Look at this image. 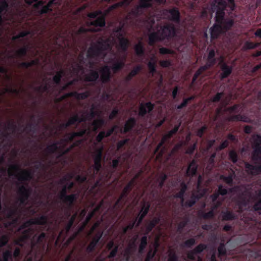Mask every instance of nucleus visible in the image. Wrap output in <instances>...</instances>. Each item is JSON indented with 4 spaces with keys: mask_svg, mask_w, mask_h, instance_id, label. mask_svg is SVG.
<instances>
[{
    "mask_svg": "<svg viewBox=\"0 0 261 261\" xmlns=\"http://www.w3.org/2000/svg\"><path fill=\"white\" fill-rule=\"evenodd\" d=\"M229 159L233 163H236L238 160V155L237 153V152L234 150H230L229 152Z\"/></svg>",
    "mask_w": 261,
    "mask_h": 261,
    "instance_id": "49530a36",
    "label": "nucleus"
},
{
    "mask_svg": "<svg viewBox=\"0 0 261 261\" xmlns=\"http://www.w3.org/2000/svg\"><path fill=\"white\" fill-rule=\"evenodd\" d=\"M199 215L200 217H201L202 218H203L204 219H208L212 218L214 216V210H212L207 213L201 212L199 213Z\"/></svg>",
    "mask_w": 261,
    "mask_h": 261,
    "instance_id": "de8ad7c7",
    "label": "nucleus"
},
{
    "mask_svg": "<svg viewBox=\"0 0 261 261\" xmlns=\"http://www.w3.org/2000/svg\"><path fill=\"white\" fill-rule=\"evenodd\" d=\"M233 175L234 173H231L228 176L222 175L221 176V179L228 185L231 186L233 184Z\"/></svg>",
    "mask_w": 261,
    "mask_h": 261,
    "instance_id": "ea45409f",
    "label": "nucleus"
},
{
    "mask_svg": "<svg viewBox=\"0 0 261 261\" xmlns=\"http://www.w3.org/2000/svg\"><path fill=\"white\" fill-rule=\"evenodd\" d=\"M215 3L216 4L217 9H226L227 6L225 0H215Z\"/></svg>",
    "mask_w": 261,
    "mask_h": 261,
    "instance_id": "603ef678",
    "label": "nucleus"
},
{
    "mask_svg": "<svg viewBox=\"0 0 261 261\" xmlns=\"http://www.w3.org/2000/svg\"><path fill=\"white\" fill-rule=\"evenodd\" d=\"M37 125V124L35 123H29L26 125L24 130L28 133H32V134H34L36 130Z\"/></svg>",
    "mask_w": 261,
    "mask_h": 261,
    "instance_id": "37998d69",
    "label": "nucleus"
},
{
    "mask_svg": "<svg viewBox=\"0 0 261 261\" xmlns=\"http://www.w3.org/2000/svg\"><path fill=\"white\" fill-rule=\"evenodd\" d=\"M96 115V113L94 111V106H92V107L90 109V112L87 114L86 116H83L82 117L85 118L86 119V120L87 119L91 120L92 118H93L94 117H95V116Z\"/></svg>",
    "mask_w": 261,
    "mask_h": 261,
    "instance_id": "6e6d98bb",
    "label": "nucleus"
},
{
    "mask_svg": "<svg viewBox=\"0 0 261 261\" xmlns=\"http://www.w3.org/2000/svg\"><path fill=\"white\" fill-rule=\"evenodd\" d=\"M156 252H157L156 248H155L154 249H149V250L148 251V252L146 254V256L145 259L151 261L154 257V256L156 253Z\"/></svg>",
    "mask_w": 261,
    "mask_h": 261,
    "instance_id": "8fccbe9b",
    "label": "nucleus"
},
{
    "mask_svg": "<svg viewBox=\"0 0 261 261\" xmlns=\"http://www.w3.org/2000/svg\"><path fill=\"white\" fill-rule=\"evenodd\" d=\"M147 67L149 69V72L153 75L156 72V65L154 57L151 58V60L147 63Z\"/></svg>",
    "mask_w": 261,
    "mask_h": 261,
    "instance_id": "7c9ffc66",
    "label": "nucleus"
},
{
    "mask_svg": "<svg viewBox=\"0 0 261 261\" xmlns=\"http://www.w3.org/2000/svg\"><path fill=\"white\" fill-rule=\"evenodd\" d=\"M152 7V4H149V3L146 2L144 0H140L139 2V5H138L139 8H141V9L150 8Z\"/></svg>",
    "mask_w": 261,
    "mask_h": 261,
    "instance_id": "bf43d9fd",
    "label": "nucleus"
},
{
    "mask_svg": "<svg viewBox=\"0 0 261 261\" xmlns=\"http://www.w3.org/2000/svg\"><path fill=\"white\" fill-rule=\"evenodd\" d=\"M8 174L10 177H15L21 183L29 181L32 178V173L30 170H21L17 164H13L10 166Z\"/></svg>",
    "mask_w": 261,
    "mask_h": 261,
    "instance_id": "7ed1b4c3",
    "label": "nucleus"
},
{
    "mask_svg": "<svg viewBox=\"0 0 261 261\" xmlns=\"http://www.w3.org/2000/svg\"><path fill=\"white\" fill-rule=\"evenodd\" d=\"M58 155L57 156V158L59 159L60 158H62V156H64L65 155H66L69 153V150H68L66 148L64 149V146H60V149L58 150Z\"/></svg>",
    "mask_w": 261,
    "mask_h": 261,
    "instance_id": "e2e57ef3",
    "label": "nucleus"
},
{
    "mask_svg": "<svg viewBox=\"0 0 261 261\" xmlns=\"http://www.w3.org/2000/svg\"><path fill=\"white\" fill-rule=\"evenodd\" d=\"M160 218L159 217H154L150 221L146 226L147 233L150 232L153 228L159 223Z\"/></svg>",
    "mask_w": 261,
    "mask_h": 261,
    "instance_id": "473e14b6",
    "label": "nucleus"
},
{
    "mask_svg": "<svg viewBox=\"0 0 261 261\" xmlns=\"http://www.w3.org/2000/svg\"><path fill=\"white\" fill-rule=\"evenodd\" d=\"M28 47L27 46H24L16 51V55L19 57H23L27 54Z\"/></svg>",
    "mask_w": 261,
    "mask_h": 261,
    "instance_id": "3c124183",
    "label": "nucleus"
},
{
    "mask_svg": "<svg viewBox=\"0 0 261 261\" xmlns=\"http://www.w3.org/2000/svg\"><path fill=\"white\" fill-rule=\"evenodd\" d=\"M221 69L222 71V73H221L222 79H226L232 73V67L228 66L226 63L223 61L221 63Z\"/></svg>",
    "mask_w": 261,
    "mask_h": 261,
    "instance_id": "2eb2a0df",
    "label": "nucleus"
},
{
    "mask_svg": "<svg viewBox=\"0 0 261 261\" xmlns=\"http://www.w3.org/2000/svg\"><path fill=\"white\" fill-rule=\"evenodd\" d=\"M219 256H223L226 255V249L225 247V241L223 239H221V242L218 248Z\"/></svg>",
    "mask_w": 261,
    "mask_h": 261,
    "instance_id": "c9c22d12",
    "label": "nucleus"
},
{
    "mask_svg": "<svg viewBox=\"0 0 261 261\" xmlns=\"http://www.w3.org/2000/svg\"><path fill=\"white\" fill-rule=\"evenodd\" d=\"M120 49L123 52L127 51L129 45V41L126 38L121 37L119 38Z\"/></svg>",
    "mask_w": 261,
    "mask_h": 261,
    "instance_id": "a878e982",
    "label": "nucleus"
},
{
    "mask_svg": "<svg viewBox=\"0 0 261 261\" xmlns=\"http://www.w3.org/2000/svg\"><path fill=\"white\" fill-rule=\"evenodd\" d=\"M52 11L53 9H49L46 5H43L40 9L38 11V13L39 15H42Z\"/></svg>",
    "mask_w": 261,
    "mask_h": 261,
    "instance_id": "774afa93",
    "label": "nucleus"
},
{
    "mask_svg": "<svg viewBox=\"0 0 261 261\" xmlns=\"http://www.w3.org/2000/svg\"><path fill=\"white\" fill-rule=\"evenodd\" d=\"M61 143L60 141H56L51 145L47 146L45 151L49 154H53L58 152L60 149L59 145Z\"/></svg>",
    "mask_w": 261,
    "mask_h": 261,
    "instance_id": "aec40b11",
    "label": "nucleus"
},
{
    "mask_svg": "<svg viewBox=\"0 0 261 261\" xmlns=\"http://www.w3.org/2000/svg\"><path fill=\"white\" fill-rule=\"evenodd\" d=\"M141 69L142 67L140 65H139L135 66L125 77V80L126 82H130L132 80L133 77L138 74V73L141 70Z\"/></svg>",
    "mask_w": 261,
    "mask_h": 261,
    "instance_id": "bb28decb",
    "label": "nucleus"
},
{
    "mask_svg": "<svg viewBox=\"0 0 261 261\" xmlns=\"http://www.w3.org/2000/svg\"><path fill=\"white\" fill-rule=\"evenodd\" d=\"M180 126V123L175 125V126L172 130L168 132V133L167 134H166L167 136V138L171 139L172 137V136L178 131Z\"/></svg>",
    "mask_w": 261,
    "mask_h": 261,
    "instance_id": "5fc2aeb1",
    "label": "nucleus"
},
{
    "mask_svg": "<svg viewBox=\"0 0 261 261\" xmlns=\"http://www.w3.org/2000/svg\"><path fill=\"white\" fill-rule=\"evenodd\" d=\"M136 221L137 220L135 219L133 221L129 223L128 225L123 228V234H125L128 230L133 229L135 226L136 227Z\"/></svg>",
    "mask_w": 261,
    "mask_h": 261,
    "instance_id": "4d7b16f0",
    "label": "nucleus"
},
{
    "mask_svg": "<svg viewBox=\"0 0 261 261\" xmlns=\"http://www.w3.org/2000/svg\"><path fill=\"white\" fill-rule=\"evenodd\" d=\"M196 243V240L194 238H190L186 241H185L183 243V247L186 248H190L193 246H194Z\"/></svg>",
    "mask_w": 261,
    "mask_h": 261,
    "instance_id": "864d4df0",
    "label": "nucleus"
},
{
    "mask_svg": "<svg viewBox=\"0 0 261 261\" xmlns=\"http://www.w3.org/2000/svg\"><path fill=\"white\" fill-rule=\"evenodd\" d=\"M197 166L195 160H193L189 164L187 169L186 174L188 176H192L197 172Z\"/></svg>",
    "mask_w": 261,
    "mask_h": 261,
    "instance_id": "f3484780",
    "label": "nucleus"
},
{
    "mask_svg": "<svg viewBox=\"0 0 261 261\" xmlns=\"http://www.w3.org/2000/svg\"><path fill=\"white\" fill-rule=\"evenodd\" d=\"M125 59V57L124 58V60H117L113 63L111 67V69L114 73H116L120 71L124 67Z\"/></svg>",
    "mask_w": 261,
    "mask_h": 261,
    "instance_id": "412c9836",
    "label": "nucleus"
},
{
    "mask_svg": "<svg viewBox=\"0 0 261 261\" xmlns=\"http://www.w3.org/2000/svg\"><path fill=\"white\" fill-rule=\"evenodd\" d=\"M135 185L133 184V181H129L124 188L120 197L116 201L114 207L121 208L125 204V199L127 197L129 192L132 191Z\"/></svg>",
    "mask_w": 261,
    "mask_h": 261,
    "instance_id": "39448f33",
    "label": "nucleus"
},
{
    "mask_svg": "<svg viewBox=\"0 0 261 261\" xmlns=\"http://www.w3.org/2000/svg\"><path fill=\"white\" fill-rule=\"evenodd\" d=\"M207 247L206 244L200 243L193 249V252H194L196 255L200 254L203 250L207 248Z\"/></svg>",
    "mask_w": 261,
    "mask_h": 261,
    "instance_id": "79ce46f5",
    "label": "nucleus"
},
{
    "mask_svg": "<svg viewBox=\"0 0 261 261\" xmlns=\"http://www.w3.org/2000/svg\"><path fill=\"white\" fill-rule=\"evenodd\" d=\"M99 77L98 72L96 70H91L90 73L85 76L86 82H95Z\"/></svg>",
    "mask_w": 261,
    "mask_h": 261,
    "instance_id": "c756f323",
    "label": "nucleus"
},
{
    "mask_svg": "<svg viewBox=\"0 0 261 261\" xmlns=\"http://www.w3.org/2000/svg\"><path fill=\"white\" fill-rule=\"evenodd\" d=\"M211 38L212 40L217 39L220 35L225 33L222 28L221 22H215L210 28Z\"/></svg>",
    "mask_w": 261,
    "mask_h": 261,
    "instance_id": "0eeeda50",
    "label": "nucleus"
},
{
    "mask_svg": "<svg viewBox=\"0 0 261 261\" xmlns=\"http://www.w3.org/2000/svg\"><path fill=\"white\" fill-rule=\"evenodd\" d=\"M32 225H34L33 219H31L22 223L19 228V230H23L30 228L29 227Z\"/></svg>",
    "mask_w": 261,
    "mask_h": 261,
    "instance_id": "09e8293b",
    "label": "nucleus"
},
{
    "mask_svg": "<svg viewBox=\"0 0 261 261\" xmlns=\"http://www.w3.org/2000/svg\"><path fill=\"white\" fill-rule=\"evenodd\" d=\"M91 25L95 27H104L106 25L105 16L101 15L91 22Z\"/></svg>",
    "mask_w": 261,
    "mask_h": 261,
    "instance_id": "393cba45",
    "label": "nucleus"
},
{
    "mask_svg": "<svg viewBox=\"0 0 261 261\" xmlns=\"http://www.w3.org/2000/svg\"><path fill=\"white\" fill-rule=\"evenodd\" d=\"M100 71L101 73L100 76L101 82L103 84L109 82L112 78L110 67L106 65L101 68Z\"/></svg>",
    "mask_w": 261,
    "mask_h": 261,
    "instance_id": "9d476101",
    "label": "nucleus"
},
{
    "mask_svg": "<svg viewBox=\"0 0 261 261\" xmlns=\"http://www.w3.org/2000/svg\"><path fill=\"white\" fill-rule=\"evenodd\" d=\"M90 92L86 91L82 93H78L76 95V99L78 100H84L90 96Z\"/></svg>",
    "mask_w": 261,
    "mask_h": 261,
    "instance_id": "052dcab7",
    "label": "nucleus"
},
{
    "mask_svg": "<svg viewBox=\"0 0 261 261\" xmlns=\"http://www.w3.org/2000/svg\"><path fill=\"white\" fill-rule=\"evenodd\" d=\"M251 143L253 149L251 153V159L255 162L261 163V135H252Z\"/></svg>",
    "mask_w": 261,
    "mask_h": 261,
    "instance_id": "20e7f679",
    "label": "nucleus"
},
{
    "mask_svg": "<svg viewBox=\"0 0 261 261\" xmlns=\"http://www.w3.org/2000/svg\"><path fill=\"white\" fill-rule=\"evenodd\" d=\"M29 237H26L24 235L22 234L19 238L18 240L16 241V244L21 247L23 246V244L25 243L27 241L30 239Z\"/></svg>",
    "mask_w": 261,
    "mask_h": 261,
    "instance_id": "680f3d73",
    "label": "nucleus"
},
{
    "mask_svg": "<svg viewBox=\"0 0 261 261\" xmlns=\"http://www.w3.org/2000/svg\"><path fill=\"white\" fill-rule=\"evenodd\" d=\"M245 167L249 174L256 175L261 173V165H253L246 162L245 163Z\"/></svg>",
    "mask_w": 261,
    "mask_h": 261,
    "instance_id": "1a4fd4ad",
    "label": "nucleus"
},
{
    "mask_svg": "<svg viewBox=\"0 0 261 261\" xmlns=\"http://www.w3.org/2000/svg\"><path fill=\"white\" fill-rule=\"evenodd\" d=\"M216 51L215 49H211L208 53L207 56V62L211 65H215L216 63V59L215 58Z\"/></svg>",
    "mask_w": 261,
    "mask_h": 261,
    "instance_id": "58836bf2",
    "label": "nucleus"
},
{
    "mask_svg": "<svg viewBox=\"0 0 261 261\" xmlns=\"http://www.w3.org/2000/svg\"><path fill=\"white\" fill-rule=\"evenodd\" d=\"M46 238V234L45 232H41L39 236L34 235L31 240V247L32 249L42 245Z\"/></svg>",
    "mask_w": 261,
    "mask_h": 261,
    "instance_id": "6e6552de",
    "label": "nucleus"
},
{
    "mask_svg": "<svg viewBox=\"0 0 261 261\" xmlns=\"http://www.w3.org/2000/svg\"><path fill=\"white\" fill-rule=\"evenodd\" d=\"M33 219L34 225H45L47 224V217L45 215H41L39 217Z\"/></svg>",
    "mask_w": 261,
    "mask_h": 261,
    "instance_id": "f704fd0d",
    "label": "nucleus"
},
{
    "mask_svg": "<svg viewBox=\"0 0 261 261\" xmlns=\"http://www.w3.org/2000/svg\"><path fill=\"white\" fill-rule=\"evenodd\" d=\"M166 11L170 14V20L176 23L180 22V13L177 8L174 7L172 9H167Z\"/></svg>",
    "mask_w": 261,
    "mask_h": 261,
    "instance_id": "9b49d317",
    "label": "nucleus"
},
{
    "mask_svg": "<svg viewBox=\"0 0 261 261\" xmlns=\"http://www.w3.org/2000/svg\"><path fill=\"white\" fill-rule=\"evenodd\" d=\"M169 139H170L167 138V136L166 135L164 136L162 138L161 142L157 145L155 150V153L159 152V155L160 156H162L166 149L164 144Z\"/></svg>",
    "mask_w": 261,
    "mask_h": 261,
    "instance_id": "4468645a",
    "label": "nucleus"
},
{
    "mask_svg": "<svg viewBox=\"0 0 261 261\" xmlns=\"http://www.w3.org/2000/svg\"><path fill=\"white\" fill-rule=\"evenodd\" d=\"M76 217L77 213H75L74 214L72 215L70 218L69 219V221L68 222L65 228L66 234H67L70 231V229L73 226L74 221L76 218Z\"/></svg>",
    "mask_w": 261,
    "mask_h": 261,
    "instance_id": "e433bc0d",
    "label": "nucleus"
},
{
    "mask_svg": "<svg viewBox=\"0 0 261 261\" xmlns=\"http://www.w3.org/2000/svg\"><path fill=\"white\" fill-rule=\"evenodd\" d=\"M134 49L136 54L138 57H143L144 55L145 49L143 44L141 41H139L135 45Z\"/></svg>",
    "mask_w": 261,
    "mask_h": 261,
    "instance_id": "c85d7f7f",
    "label": "nucleus"
},
{
    "mask_svg": "<svg viewBox=\"0 0 261 261\" xmlns=\"http://www.w3.org/2000/svg\"><path fill=\"white\" fill-rule=\"evenodd\" d=\"M111 49L112 46L107 40L98 41L96 44L89 48L87 56L90 59L95 57L103 58L106 56V51Z\"/></svg>",
    "mask_w": 261,
    "mask_h": 261,
    "instance_id": "f03ea898",
    "label": "nucleus"
},
{
    "mask_svg": "<svg viewBox=\"0 0 261 261\" xmlns=\"http://www.w3.org/2000/svg\"><path fill=\"white\" fill-rule=\"evenodd\" d=\"M9 241V237L7 235L4 234L0 237V248L6 246Z\"/></svg>",
    "mask_w": 261,
    "mask_h": 261,
    "instance_id": "338daca9",
    "label": "nucleus"
},
{
    "mask_svg": "<svg viewBox=\"0 0 261 261\" xmlns=\"http://www.w3.org/2000/svg\"><path fill=\"white\" fill-rule=\"evenodd\" d=\"M146 216V212H145V213H139L138 218H136L135 219L137 220L136 223V227H138L141 224L143 219L144 218V217Z\"/></svg>",
    "mask_w": 261,
    "mask_h": 261,
    "instance_id": "0e129e2a",
    "label": "nucleus"
},
{
    "mask_svg": "<svg viewBox=\"0 0 261 261\" xmlns=\"http://www.w3.org/2000/svg\"><path fill=\"white\" fill-rule=\"evenodd\" d=\"M12 259V252L10 250H7L3 254V258L1 261H9Z\"/></svg>",
    "mask_w": 261,
    "mask_h": 261,
    "instance_id": "a18cd8bd",
    "label": "nucleus"
},
{
    "mask_svg": "<svg viewBox=\"0 0 261 261\" xmlns=\"http://www.w3.org/2000/svg\"><path fill=\"white\" fill-rule=\"evenodd\" d=\"M176 29L172 23H168L162 27L156 32L151 33L148 36V43L153 45L158 41L169 40L176 36Z\"/></svg>",
    "mask_w": 261,
    "mask_h": 261,
    "instance_id": "f257e3e1",
    "label": "nucleus"
},
{
    "mask_svg": "<svg viewBox=\"0 0 261 261\" xmlns=\"http://www.w3.org/2000/svg\"><path fill=\"white\" fill-rule=\"evenodd\" d=\"M136 123L135 118L133 117L129 118L125 122L124 128L121 130L123 134H126L132 130Z\"/></svg>",
    "mask_w": 261,
    "mask_h": 261,
    "instance_id": "dca6fc26",
    "label": "nucleus"
},
{
    "mask_svg": "<svg viewBox=\"0 0 261 261\" xmlns=\"http://www.w3.org/2000/svg\"><path fill=\"white\" fill-rule=\"evenodd\" d=\"M226 9H217L216 13L215 21L216 22H222L223 19L225 18Z\"/></svg>",
    "mask_w": 261,
    "mask_h": 261,
    "instance_id": "cd10ccee",
    "label": "nucleus"
},
{
    "mask_svg": "<svg viewBox=\"0 0 261 261\" xmlns=\"http://www.w3.org/2000/svg\"><path fill=\"white\" fill-rule=\"evenodd\" d=\"M180 190L179 192L176 193L174 197L175 198H179L181 199V202L183 203L184 201V195L188 189L187 185L186 184L182 181L180 184Z\"/></svg>",
    "mask_w": 261,
    "mask_h": 261,
    "instance_id": "5701e85b",
    "label": "nucleus"
},
{
    "mask_svg": "<svg viewBox=\"0 0 261 261\" xmlns=\"http://www.w3.org/2000/svg\"><path fill=\"white\" fill-rule=\"evenodd\" d=\"M17 193L20 204L25 205L31 193L30 189L27 188L24 184H22L19 187Z\"/></svg>",
    "mask_w": 261,
    "mask_h": 261,
    "instance_id": "423d86ee",
    "label": "nucleus"
},
{
    "mask_svg": "<svg viewBox=\"0 0 261 261\" xmlns=\"http://www.w3.org/2000/svg\"><path fill=\"white\" fill-rule=\"evenodd\" d=\"M45 160L42 159L40 160H37L35 162V168L36 169H42L43 170H46L48 166L44 164Z\"/></svg>",
    "mask_w": 261,
    "mask_h": 261,
    "instance_id": "a19ab883",
    "label": "nucleus"
},
{
    "mask_svg": "<svg viewBox=\"0 0 261 261\" xmlns=\"http://www.w3.org/2000/svg\"><path fill=\"white\" fill-rule=\"evenodd\" d=\"M103 150L102 146L95 149L93 153L94 162L101 163L103 157Z\"/></svg>",
    "mask_w": 261,
    "mask_h": 261,
    "instance_id": "6ab92c4d",
    "label": "nucleus"
},
{
    "mask_svg": "<svg viewBox=\"0 0 261 261\" xmlns=\"http://www.w3.org/2000/svg\"><path fill=\"white\" fill-rule=\"evenodd\" d=\"M97 244V243L95 242V241L92 240V241L90 242L89 244L86 248V250L87 252L89 253L92 252L94 250Z\"/></svg>",
    "mask_w": 261,
    "mask_h": 261,
    "instance_id": "13d9d810",
    "label": "nucleus"
},
{
    "mask_svg": "<svg viewBox=\"0 0 261 261\" xmlns=\"http://www.w3.org/2000/svg\"><path fill=\"white\" fill-rule=\"evenodd\" d=\"M234 20L230 18H225L222 22V28L224 32L226 33L229 31L233 26Z\"/></svg>",
    "mask_w": 261,
    "mask_h": 261,
    "instance_id": "b1692460",
    "label": "nucleus"
},
{
    "mask_svg": "<svg viewBox=\"0 0 261 261\" xmlns=\"http://www.w3.org/2000/svg\"><path fill=\"white\" fill-rule=\"evenodd\" d=\"M201 197V195L197 193H192L191 195L190 199L187 200L185 203V206L187 207H191Z\"/></svg>",
    "mask_w": 261,
    "mask_h": 261,
    "instance_id": "a211bd4d",
    "label": "nucleus"
},
{
    "mask_svg": "<svg viewBox=\"0 0 261 261\" xmlns=\"http://www.w3.org/2000/svg\"><path fill=\"white\" fill-rule=\"evenodd\" d=\"M78 195L76 194H71L66 196L63 198V199H61L62 201L65 203L68 208L71 209L73 206L74 202L77 199Z\"/></svg>",
    "mask_w": 261,
    "mask_h": 261,
    "instance_id": "ddd939ff",
    "label": "nucleus"
},
{
    "mask_svg": "<svg viewBox=\"0 0 261 261\" xmlns=\"http://www.w3.org/2000/svg\"><path fill=\"white\" fill-rule=\"evenodd\" d=\"M9 7L8 3L6 0H3L0 2V14H2L4 11L7 10Z\"/></svg>",
    "mask_w": 261,
    "mask_h": 261,
    "instance_id": "69168bd1",
    "label": "nucleus"
},
{
    "mask_svg": "<svg viewBox=\"0 0 261 261\" xmlns=\"http://www.w3.org/2000/svg\"><path fill=\"white\" fill-rule=\"evenodd\" d=\"M222 220L224 221H232L237 218V216L233 212L227 210L222 212Z\"/></svg>",
    "mask_w": 261,
    "mask_h": 261,
    "instance_id": "4be33fe9",
    "label": "nucleus"
},
{
    "mask_svg": "<svg viewBox=\"0 0 261 261\" xmlns=\"http://www.w3.org/2000/svg\"><path fill=\"white\" fill-rule=\"evenodd\" d=\"M65 74V72L64 70L61 69L57 71L56 74L53 78L54 83L57 85H60L61 80Z\"/></svg>",
    "mask_w": 261,
    "mask_h": 261,
    "instance_id": "2f4dec72",
    "label": "nucleus"
},
{
    "mask_svg": "<svg viewBox=\"0 0 261 261\" xmlns=\"http://www.w3.org/2000/svg\"><path fill=\"white\" fill-rule=\"evenodd\" d=\"M85 121H86V119L84 117H79L77 114H75L71 117L68 121L70 126L71 125H74L76 123H80Z\"/></svg>",
    "mask_w": 261,
    "mask_h": 261,
    "instance_id": "72a5a7b5",
    "label": "nucleus"
},
{
    "mask_svg": "<svg viewBox=\"0 0 261 261\" xmlns=\"http://www.w3.org/2000/svg\"><path fill=\"white\" fill-rule=\"evenodd\" d=\"M154 105L151 102H147L141 103L139 109V115L141 117H144L147 113H149L153 110Z\"/></svg>",
    "mask_w": 261,
    "mask_h": 261,
    "instance_id": "f8f14e48",
    "label": "nucleus"
},
{
    "mask_svg": "<svg viewBox=\"0 0 261 261\" xmlns=\"http://www.w3.org/2000/svg\"><path fill=\"white\" fill-rule=\"evenodd\" d=\"M147 237L146 236L142 237L140 240V243L139 246V253L142 254L147 245Z\"/></svg>",
    "mask_w": 261,
    "mask_h": 261,
    "instance_id": "4c0bfd02",
    "label": "nucleus"
},
{
    "mask_svg": "<svg viewBox=\"0 0 261 261\" xmlns=\"http://www.w3.org/2000/svg\"><path fill=\"white\" fill-rule=\"evenodd\" d=\"M167 178L168 176L166 173L162 172L160 174L158 179V180H159L158 185L159 188L161 189L163 187V186H164V183L165 181L167 180Z\"/></svg>",
    "mask_w": 261,
    "mask_h": 261,
    "instance_id": "c03bdc74",
    "label": "nucleus"
}]
</instances>
